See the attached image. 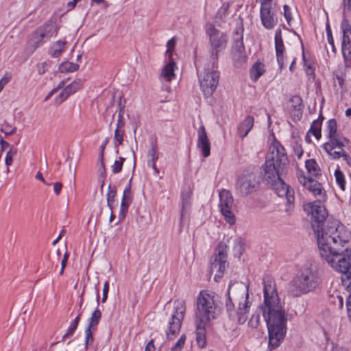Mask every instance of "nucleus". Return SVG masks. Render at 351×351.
I'll return each mask as SVG.
<instances>
[{
    "label": "nucleus",
    "mask_w": 351,
    "mask_h": 351,
    "mask_svg": "<svg viewBox=\"0 0 351 351\" xmlns=\"http://www.w3.org/2000/svg\"><path fill=\"white\" fill-rule=\"evenodd\" d=\"M186 339V335L184 334L182 335L174 346L171 348V351H181L185 343Z\"/></svg>",
    "instance_id": "46"
},
{
    "label": "nucleus",
    "mask_w": 351,
    "mask_h": 351,
    "mask_svg": "<svg viewBox=\"0 0 351 351\" xmlns=\"http://www.w3.org/2000/svg\"><path fill=\"white\" fill-rule=\"evenodd\" d=\"M323 119V117H322V120H319V119L314 120L310 130H308V132L312 133L317 139H319L322 136L321 125Z\"/></svg>",
    "instance_id": "30"
},
{
    "label": "nucleus",
    "mask_w": 351,
    "mask_h": 351,
    "mask_svg": "<svg viewBox=\"0 0 351 351\" xmlns=\"http://www.w3.org/2000/svg\"><path fill=\"white\" fill-rule=\"evenodd\" d=\"M80 319V315H78L69 326L67 332L63 335V339H66V337H71L74 334L75 330L77 328Z\"/></svg>",
    "instance_id": "36"
},
{
    "label": "nucleus",
    "mask_w": 351,
    "mask_h": 351,
    "mask_svg": "<svg viewBox=\"0 0 351 351\" xmlns=\"http://www.w3.org/2000/svg\"><path fill=\"white\" fill-rule=\"evenodd\" d=\"M337 129V125L336 120L335 119L328 120L327 122L328 136L330 137L331 136L338 134Z\"/></svg>",
    "instance_id": "40"
},
{
    "label": "nucleus",
    "mask_w": 351,
    "mask_h": 351,
    "mask_svg": "<svg viewBox=\"0 0 351 351\" xmlns=\"http://www.w3.org/2000/svg\"><path fill=\"white\" fill-rule=\"evenodd\" d=\"M81 87V80L74 81L71 84L66 86V87L64 88V94H65L66 97H69L71 95L73 94L77 90L80 89Z\"/></svg>",
    "instance_id": "29"
},
{
    "label": "nucleus",
    "mask_w": 351,
    "mask_h": 351,
    "mask_svg": "<svg viewBox=\"0 0 351 351\" xmlns=\"http://www.w3.org/2000/svg\"><path fill=\"white\" fill-rule=\"evenodd\" d=\"M275 49L276 53V59L280 69H282L284 66L285 63V57H284V51H285V45L283 43V40L282 37V32L280 29H278L276 30L275 33Z\"/></svg>",
    "instance_id": "21"
},
{
    "label": "nucleus",
    "mask_w": 351,
    "mask_h": 351,
    "mask_svg": "<svg viewBox=\"0 0 351 351\" xmlns=\"http://www.w3.org/2000/svg\"><path fill=\"white\" fill-rule=\"evenodd\" d=\"M125 158L123 157H119V160L114 161V164L112 165V171L113 173L117 174L121 172L122 169V167L123 165Z\"/></svg>",
    "instance_id": "44"
},
{
    "label": "nucleus",
    "mask_w": 351,
    "mask_h": 351,
    "mask_svg": "<svg viewBox=\"0 0 351 351\" xmlns=\"http://www.w3.org/2000/svg\"><path fill=\"white\" fill-rule=\"evenodd\" d=\"M93 328L87 327V328L85 330V345L86 348H87L89 346H91L93 343L94 339L93 336V332L91 330Z\"/></svg>",
    "instance_id": "45"
},
{
    "label": "nucleus",
    "mask_w": 351,
    "mask_h": 351,
    "mask_svg": "<svg viewBox=\"0 0 351 351\" xmlns=\"http://www.w3.org/2000/svg\"><path fill=\"white\" fill-rule=\"evenodd\" d=\"M145 351H155V346L154 344V340H150L145 347Z\"/></svg>",
    "instance_id": "63"
},
{
    "label": "nucleus",
    "mask_w": 351,
    "mask_h": 351,
    "mask_svg": "<svg viewBox=\"0 0 351 351\" xmlns=\"http://www.w3.org/2000/svg\"><path fill=\"white\" fill-rule=\"evenodd\" d=\"M265 66L261 62H256L251 69V77L256 82L265 72Z\"/></svg>",
    "instance_id": "26"
},
{
    "label": "nucleus",
    "mask_w": 351,
    "mask_h": 351,
    "mask_svg": "<svg viewBox=\"0 0 351 351\" xmlns=\"http://www.w3.org/2000/svg\"><path fill=\"white\" fill-rule=\"evenodd\" d=\"M207 323L196 321V341L200 348H204L206 344L205 326Z\"/></svg>",
    "instance_id": "22"
},
{
    "label": "nucleus",
    "mask_w": 351,
    "mask_h": 351,
    "mask_svg": "<svg viewBox=\"0 0 351 351\" xmlns=\"http://www.w3.org/2000/svg\"><path fill=\"white\" fill-rule=\"evenodd\" d=\"M148 157L150 158L148 160V165L152 168H155L156 162L158 158V154L157 152V147L154 145H152L151 148L148 152Z\"/></svg>",
    "instance_id": "32"
},
{
    "label": "nucleus",
    "mask_w": 351,
    "mask_h": 351,
    "mask_svg": "<svg viewBox=\"0 0 351 351\" xmlns=\"http://www.w3.org/2000/svg\"><path fill=\"white\" fill-rule=\"evenodd\" d=\"M343 6L344 11H350L351 0H343Z\"/></svg>",
    "instance_id": "61"
},
{
    "label": "nucleus",
    "mask_w": 351,
    "mask_h": 351,
    "mask_svg": "<svg viewBox=\"0 0 351 351\" xmlns=\"http://www.w3.org/2000/svg\"><path fill=\"white\" fill-rule=\"evenodd\" d=\"M298 178L300 184L308 189L315 196H319L320 198L324 197V193L322 184L311 177L305 176L303 173L298 174Z\"/></svg>",
    "instance_id": "17"
},
{
    "label": "nucleus",
    "mask_w": 351,
    "mask_h": 351,
    "mask_svg": "<svg viewBox=\"0 0 351 351\" xmlns=\"http://www.w3.org/2000/svg\"><path fill=\"white\" fill-rule=\"evenodd\" d=\"M343 157L348 165L351 167V157L345 152L344 149L340 150V152H335L332 153V159H339Z\"/></svg>",
    "instance_id": "41"
},
{
    "label": "nucleus",
    "mask_w": 351,
    "mask_h": 351,
    "mask_svg": "<svg viewBox=\"0 0 351 351\" xmlns=\"http://www.w3.org/2000/svg\"><path fill=\"white\" fill-rule=\"evenodd\" d=\"M305 166L311 176L317 177L320 175L321 169L314 159L307 160Z\"/></svg>",
    "instance_id": "25"
},
{
    "label": "nucleus",
    "mask_w": 351,
    "mask_h": 351,
    "mask_svg": "<svg viewBox=\"0 0 351 351\" xmlns=\"http://www.w3.org/2000/svg\"><path fill=\"white\" fill-rule=\"evenodd\" d=\"M125 127V121L123 114H118L117 123L116 128H123Z\"/></svg>",
    "instance_id": "54"
},
{
    "label": "nucleus",
    "mask_w": 351,
    "mask_h": 351,
    "mask_svg": "<svg viewBox=\"0 0 351 351\" xmlns=\"http://www.w3.org/2000/svg\"><path fill=\"white\" fill-rule=\"evenodd\" d=\"M191 192H186L182 194V209L181 213V217H183L184 210L187 208L191 204Z\"/></svg>",
    "instance_id": "42"
},
{
    "label": "nucleus",
    "mask_w": 351,
    "mask_h": 351,
    "mask_svg": "<svg viewBox=\"0 0 351 351\" xmlns=\"http://www.w3.org/2000/svg\"><path fill=\"white\" fill-rule=\"evenodd\" d=\"M169 56L170 61L167 64L162 70L161 75L167 82H171L175 77L174 71L176 67V63L172 60L171 56Z\"/></svg>",
    "instance_id": "24"
},
{
    "label": "nucleus",
    "mask_w": 351,
    "mask_h": 351,
    "mask_svg": "<svg viewBox=\"0 0 351 351\" xmlns=\"http://www.w3.org/2000/svg\"><path fill=\"white\" fill-rule=\"evenodd\" d=\"M107 143H108V140L106 139L105 141L104 142V143L100 146L99 160L101 162V165L104 171H105V165L104 162V152L105 147L107 145Z\"/></svg>",
    "instance_id": "49"
},
{
    "label": "nucleus",
    "mask_w": 351,
    "mask_h": 351,
    "mask_svg": "<svg viewBox=\"0 0 351 351\" xmlns=\"http://www.w3.org/2000/svg\"><path fill=\"white\" fill-rule=\"evenodd\" d=\"M294 153L297 156L298 158H301L303 154V149L300 145H296L294 146Z\"/></svg>",
    "instance_id": "57"
},
{
    "label": "nucleus",
    "mask_w": 351,
    "mask_h": 351,
    "mask_svg": "<svg viewBox=\"0 0 351 351\" xmlns=\"http://www.w3.org/2000/svg\"><path fill=\"white\" fill-rule=\"evenodd\" d=\"M206 32L209 37L210 59L214 64L217 60L219 53L226 48L228 36L226 33L216 29L211 24L208 25Z\"/></svg>",
    "instance_id": "8"
},
{
    "label": "nucleus",
    "mask_w": 351,
    "mask_h": 351,
    "mask_svg": "<svg viewBox=\"0 0 351 351\" xmlns=\"http://www.w3.org/2000/svg\"><path fill=\"white\" fill-rule=\"evenodd\" d=\"M80 66L73 62H66L60 65L59 69L62 73L74 72L79 69Z\"/></svg>",
    "instance_id": "34"
},
{
    "label": "nucleus",
    "mask_w": 351,
    "mask_h": 351,
    "mask_svg": "<svg viewBox=\"0 0 351 351\" xmlns=\"http://www.w3.org/2000/svg\"><path fill=\"white\" fill-rule=\"evenodd\" d=\"M116 195V189L114 187H112L110 184L108 186V191L107 193V204L110 210H113V203L114 202Z\"/></svg>",
    "instance_id": "35"
},
{
    "label": "nucleus",
    "mask_w": 351,
    "mask_h": 351,
    "mask_svg": "<svg viewBox=\"0 0 351 351\" xmlns=\"http://www.w3.org/2000/svg\"><path fill=\"white\" fill-rule=\"evenodd\" d=\"M40 45L37 43L33 37H29L25 48L26 53L32 55Z\"/></svg>",
    "instance_id": "37"
},
{
    "label": "nucleus",
    "mask_w": 351,
    "mask_h": 351,
    "mask_svg": "<svg viewBox=\"0 0 351 351\" xmlns=\"http://www.w3.org/2000/svg\"><path fill=\"white\" fill-rule=\"evenodd\" d=\"M291 106L295 110L301 111L303 108V101L300 96L294 95L290 99Z\"/></svg>",
    "instance_id": "38"
},
{
    "label": "nucleus",
    "mask_w": 351,
    "mask_h": 351,
    "mask_svg": "<svg viewBox=\"0 0 351 351\" xmlns=\"http://www.w3.org/2000/svg\"><path fill=\"white\" fill-rule=\"evenodd\" d=\"M283 9H284V16H285L286 20L287 21V22L289 23V21L291 19L290 8L287 5H285L283 6Z\"/></svg>",
    "instance_id": "53"
},
{
    "label": "nucleus",
    "mask_w": 351,
    "mask_h": 351,
    "mask_svg": "<svg viewBox=\"0 0 351 351\" xmlns=\"http://www.w3.org/2000/svg\"><path fill=\"white\" fill-rule=\"evenodd\" d=\"M226 245L220 243L216 252L210 258V265L209 268L210 275L214 274V279L218 281L223 275L224 271L228 263L227 262Z\"/></svg>",
    "instance_id": "9"
},
{
    "label": "nucleus",
    "mask_w": 351,
    "mask_h": 351,
    "mask_svg": "<svg viewBox=\"0 0 351 351\" xmlns=\"http://www.w3.org/2000/svg\"><path fill=\"white\" fill-rule=\"evenodd\" d=\"M101 318V312L98 308H97L92 313L90 319L88 327L95 328L97 326L99 320Z\"/></svg>",
    "instance_id": "33"
},
{
    "label": "nucleus",
    "mask_w": 351,
    "mask_h": 351,
    "mask_svg": "<svg viewBox=\"0 0 351 351\" xmlns=\"http://www.w3.org/2000/svg\"><path fill=\"white\" fill-rule=\"evenodd\" d=\"M252 304L250 300L248 286L242 282H230L225 302L228 317L238 324H245Z\"/></svg>",
    "instance_id": "3"
},
{
    "label": "nucleus",
    "mask_w": 351,
    "mask_h": 351,
    "mask_svg": "<svg viewBox=\"0 0 351 351\" xmlns=\"http://www.w3.org/2000/svg\"><path fill=\"white\" fill-rule=\"evenodd\" d=\"M289 165L286 150L278 141H274L263 165V179L268 185L281 178Z\"/></svg>",
    "instance_id": "5"
},
{
    "label": "nucleus",
    "mask_w": 351,
    "mask_h": 351,
    "mask_svg": "<svg viewBox=\"0 0 351 351\" xmlns=\"http://www.w3.org/2000/svg\"><path fill=\"white\" fill-rule=\"evenodd\" d=\"M62 187V184L60 182H56L53 185V191L56 195H59Z\"/></svg>",
    "instance_id": "62"
},
{
    "label": "nucleus",
    "mask_w": 351,
    "mask_h": 351,
    "mask_svg": "<svg viewBox=\"0 0 351 351\" xmlns=\"http://www.w3.org/2000/svg\"><path fill=\"white\" fill-rule=\"evenodd\" d=\"M66 44V41L58 40L54 43L51 48V56L53 58H58L65 48Z\"/></svg>",
    "instance_id": "27"
},
{
    "label": "nucleus",
    "mask_w": 351,
    "mask_h": 351,
    "mask_svg": "<svg viewBox=\"0 0 351 351\" xmlns=\"http://www.w3.org/2000/svg\"><path fill=\"white\" fill-rule=\"evenodd\" d=\"M269 186L275 190L278 196L286 197L289 208L292 206L294 202V191L282 178L271 183Z\"/></svg>",
    "instance_id": "16"
},
{
    "label": "nucleus",
    "mask_w": 351,
    "mask_h": 351,
    "mask_svg": "<svg viewBox=\"0 0 351 351\" xmlns=\"http://www.w3.org/2000/svg\"><path fill=\"white\" fill-rule=\"evenodd\" d=\"M243 30L241 29H238L235 31L234 34L233 36V41L234 43H237V41H243Z\"/></svg>",
    "instance_id": "50"
},
{
    "label": "nucleus",
    "mask_w": 351,
    "mask_h": 351,
    "mask_svg": "<svg viewBox=\"0 0 351 351\" xmlns=\"http://www.w3.org/2000/svg\"><path fill=\"white\" fill-rule=\"evenodd\" d=\"M345 289L350 292V295L346 300V308L348 316L351 321V287H345Z\"/></svg>",
    "instance_id": "48"
},
{
    "label": "nucleus",
    "mask_w": 351,
    "mask_h": 351,
    "mask_svg": "<svg viewBox=\"0 0 351 351\" xmlns=\"http://www.w3.org/2000/svg\"><path fill=\"white\" fill-rule=\"evenodd\" d=\"M131 187L128 185L123 191V198H132L130 196Z\"/></svg>",
    "instance_id": "64"
},
{
    "label": "nucleus",
    "mask_w": 351,
    "mask_h": 351,
    "mask_svg": "<svg viewBox=\"0 0 351 351\" xmlns=\"http://www.w3.org/2000/svg\"><path fill=\"white\" fill-rule=\"evenodd\" d=\"M328 138L330 141L324 144V149L331 157L332 156L334 149H343V147L348 142L346 138L341 136L339 134L331 136Z\"/></svg>",
    "instance_id": "18"
},
{
    "label": "nucleus",
    "mask_w": 351,
    "mask_h": 351,
    "mask_svg": "<svg viewBox=\"0 0 351 351\" xmlns=\"http://www.w3.org/2000/svg\"><path fill=\"white\" fill-rule=\"evenodd\" d=\"M245 51V47L243 41H237L234 43L232 46V51Z\"/></svg>",
    "instance_id": "52"
},
{
    "label": "nucleus",
    "mask_w": 351,
    "mask_h": 351,
    "mask_svg": "<svg viewBox=\"0 0 351 351\" xmlns=\"http://www.w3.org/2000/svg\"><path fill=\"white\" fill-rule=\"evenodd\" d=\"M10 77L5 76L0 80V92L3 89L5 85L10 82Z\"/></svg>",
    "instance_id": "59"
},
{
    "label": "nucleus",
    "mask_w": 351,
    "mask_h": 351,
    "mask_svg": "<svg viewBox=\"0 0 351 351\" xmlns=\"http://www.w3.org/2000/svg\"><path fill=\"white\" fill-rule=\"evenodd\" d=\"M58 29L55 23L52 21H48L37 28V29L33 33L35 34L39 38L44 40L45 38L49 39L53 35H56Z\"/></svg>",
    "instance_id": "19"
},
{
    "label": "nucleus",
    "mask_w": 351,
    "mask_h": 351,
    "mask_svg": "<svg viewBox=\"0 0 351 351\" xmlns=\"http://www.w3.org/2000/svg\"><path fill=\"white\" fill-rule=\"evenodd\" d=\"M132 202V198H123L121 204V209L119 213L120 219H123L125 216V214L128 212L129 205Z\"/></svg>",
    "instance_id": "39"
},
{
    "label": "nucleus",
    "mask_w": 351,
    "mask_h": 351,
    "mask_svg": "<svg viewBox=\"0 0 351 351\" xmlns=\"http://www.w3.org/2000/svg\"><path fill=\"white\" fill-rule=\"evenodd\" d=\"M197 147L201 150L204 157L210 156V145L208 138L206 129L204 125H201L198 130Z\"/></svg>",
    "instance_id": "20"
},
{
    "label": "nucleus",
    "mask_w": 351,
    "mask_h": 351,
    "mask_svg": "<svg viewBox=\"0 0 351 351\" xmlns=\"http://www.w3.org/2000/svg\"><path fill=\"white\" fill-rule=\"evenodd\" d=\"M125 131L123 128H116L114 131V147L117 148L116 153H119L118 147L119 146L121 145L123 142V136H124Z\"/></svg>",
    "instance_id": "31"
},
{
    "label": "nucleus",
    "mask_w": 351,
    "mask_h": 351,
    "mask_svg": "<svg viewBox=\"0 0 351 351\" xmlns=\"http://www.w3.org/2000/svg\"><path fill=\"white\" fill-rule=\"evenodd\" d=\"M343 32L341 51L346 68L351 67V25L348 19H344L341 24Z\"/></svg>",
    "instance_id": "12"
},
{
    "label": "nucleus",
    "mask_w": 351,
    "mask_h": 351,
    "mask_svg": "<svg viewBox=\"0 0 351 351\" xmlns=\"http://www.w3.org/2000/svg\"><path fill=\"white\" fill-rule=\"evenodd\" d=\"M232 58L234 64L236 66H241L247 62V56L245 54V51H232Z\"/></svg>",
    "instance_id": "28"
},
{
    "label": "nucleus",
    "mask_w": 351,
    "mask_h": 351,
    "mask_svg": "<svg viewBox=\"0 0 351 351\" xmlns=\"http://www.w3.org/2000/svg\"><path fill=\"white\" fill-rule=\"evenodd\" d=\"M219 206L222 215L226 221L230 225L235 223V216L232 211L233 206V197L232 193L228 190H222L219 193Z\"/></svg>",
    "instance_id": "14"
},
{
    "label": "nucleus",
    "mask_w": 351,
    "mask_h": 351,
    "mask_svg": "<svg viewBox=\"0 0 351 351\" xmlns=\"http://www.w3.org/2000/svg\"><path fill=\"white\" fill-rule=\"evenodd\" d=\"M216 308L214 295L202 291L197 298L196 321L208 323L215 318Z\"/></svg>",
    "instance_id": "7"
},
{
    "label": "nucleus",
    "mask_w": 351,
    "mask_h": 351,
    "mask_svg": "<svg viewBox=\"0 0 351 351\" xmlns=\"http://www.w3.org/2000/svg\"><path fill=\"white\" fill-rule=\"evenodd\" d=\"M228 5H223L221 6V8L219 10L218 12H217V16H219L221 19L223 18V16L224 15H226V11L228 10Z\"/></svg>",
    "instance_id": "58"
},
{
    "label": "nucleus",
    "mask_w": 351,
    "mask_h": 351,
    "mask_svg": "<svg viewBox=\"0 0 351 351\" xmlns=\"http://www.w3.org/2000/svg\"><path fill=\"white\" fill-rule=\"evenodd\" d=\"M254 125V117L247 116L238 127V134L244 138L247 135Z\"/></svg>",
    "instance_id": "23"
},
{
    "label": "nucleus",
    "mask_w": 351,
    "mask_h": 351,
    "mask_svg": "<svg viewBox=\"0 0 351 351\" xmlns=\"http://www.w3.org/2000/svg\"><path fill=\"white\" fill-rule=\"evenodd\" d=\"M219 74L217 71H206L199 76L202 91L206 97L210 96L215 90L219 82Z\"/></svg>",
    "instance_id": "13"
},
{
    "label": "nucleus",
    "mask_w": 351,
    "mask_h": 351,
    "mask_svg": "<svg viewBox=\"0 0 351 351\" xmlns=\"http://www.w3.org/2000/svg\"><path fill=\"white\" fill-rule=\"evenodd\" d=\"M258 185V180L255 173L252 172H243L238 178L236 189L241 196H247L256 190Z\"/></svg>",
    "instance_id": "11"
},
{
    "label": "nucleus",
    "mask_w": 351,
    "mask_h": 351,
    "mask_svg": "<svg viewBox=\"0 0 351 351\" xmlns=\"http://www.w3.org/2000/svg\"><path fill=\"white\" fill-rule=\"evenodd\" d=\"M260 12L263 25L267 29H273L277 24L278 19L274 12L271 11V4L261 1Z\"/></svg>",
    "instance_id": "15"
},
{
    "label": "nucleus",
    "mask_w": 351,
    "mask_h": 351,
    "mask_svg": "<svg viewBox=\"0 0 351 351\" xmlns=\"http://www.w3.org/2000/svg\"><path fill=\"white\" fill-rule=\"evenodd\" d=\"M326 35H327L328 42L331 45H333L334 40H333V37H332V31H331L330 27V25L328 24L326 25Z\"/></svg>",
    "instance_id": "55"
},
{
    "label": "nucleus",
    "mask_w": 351,
    "mask_h": 351,
    "mask_svg": "<svg viewBox=\"0 0 351 351\" xmlns=\"http://www.w3.org/2000/svg\"><path fill=\"white\" fill-rule=\"evenodd\" d=\"M176 41L173 38L170 39L167 44V46L168 47V49L167 50V53H170L169 56H171V53L170 52L171 48H173L175 45Z\"/></svg>",
    "instance_id": "60"
},
{
    "label": "nucleus",
    "mask_w": 351,
    "mask_h": 351,
    "mask_svg": "<svg viewBox=\"0 0 351 351\" xmlns=\"http://www.w3.org/2000/svg\"><path fill=\"white\" fill-rule=\"evenodd\" d=\"M17 153L16 149L11 148L6 154V156L5 158V162L8 166H10L12 164L13 156H15Z\"/></svg>",
    "instance_id": "47"
},
{
    "label": "nucleus",
    "mask_w": 351,
    "mask_h": 351,
    "mask_svg": "<svg viewBox=\"0 0 351 351\" xmlns=\"http://www.w3.org/2000/svg\"><path fill=\"white\" fill-rule=\"evenodd\" d=\"M174 305L175 311L173 314L171 315L166 330L167 338L169 340L173 339L180 332L186 311L185 302L182 300L175 301Z\"/></svg>",
    "instance_id": "10"
},
{
    "label": "nucleus",
    "mask_w": 351,
    "mask_h": 351,
    "mask_svg": "<svg viewBox=\"0 0 351 351\" xmlns=\"http://www.w3.org/2000/svg\"><path fill=\"white\" fill-rule=\"evenodd\" d=\"M335 176L337 184L339 185L341 190L344 191L346 182L343 173L339 169H337L335 171Z\"/></svg>",
    "instance_id": "43"
},
{
    "label": "nucleus",
    "mask_w": 351,
    "mask_h": 351,
    "mask_svg": "<svg viewBox=\"0 0 351 351\" xmlns=\"http://www.w3.org/2000/svg\"><path fill=\"white\" fill-rule=\"evenodd\" d=\"M321 282L319 272L312 265L304 267L292 280L290 292L292 295L299 297L313 291Z\"/></svg>",
    "instance_id": "6"
},
{
    "label": "nucleus",
    "mask_w": 351,
    "mask_h": 351,
    "mask_svg": "<svg viewBox=\"0 0 351 351\" xmlns=\"http://www.w3.org/2000/svg\"><path fill=\"white\" fill-rule=\"evenodd\" d=\"M109 291V284L108 282L106 281L104 283V288H103V295H102V302H105L108 298V293Z\"/></svg>",
    "instance_id": "51"
},
{
    "label": "nucleus",
    "mask_w": 351,
    "mask_h": 351,
    "mask_svg": "<svg viewBox=\"0 0 351 351\" xmlns=\"http://www.w3.org/2000/svg\"><path fill=\"white\" fill-rule=\"evenodd\" d=\"M308 206L311 215V226L317 236L319 252L326 253L328 243L335 238L341 241L349 237L348 230L338 221L327 219L328 213L321 201L309 203Z\"/></svg>",
    "instance_id": "2"
},
{
    "label": "nucleus",
    "mask_w": 351,
    "mask_h": 351,
    "mask_svg": "<svg viewBox=\"0 0 351 351\" xmlns=\"http://www.w3.org/2000/svg\"><path fill=\"white\" fill-rule=\"evenodd\" d=\"M263 303L260 304L249 322L248 326L257 328L261 323V313L266 322L269 334V348H277L284 340L287 333L288 313L284 308L276 288V283L270 276L263 280Z\"/></svg>",
    "instance_id": "1"
},
{
    "label": "nucleus",
    "mask_w": 351,
    "mask_h": 351,
    "mask_svg": "<svg viewBox=\"0 0 351 351\" xmlns=\"http://www.w3.org/2000/svg\"><path fill=\"white\" fill-rule=\"evenodd\" d=\"M8 125L5 126L4 128H1L0 129V131H1V132L5 133L6 135H11V134H14V133L16 132V127H14V128H12L11 130L8 129Z\"/></svg>",
    "instance_id": "56"
},
{
    "label": "nucleus",
    "mask_w": 351,
    "mask_h": 351,
    "mask_svg": "<svg viewBox=\"0 0 351 351\" xmlns=\"http://www.w3.org/2000/svg\"><path fill=\"white\" fill-rule=\"evenodd\" d=\"M349 237L341 241L340 237L332 239L326 247V253L319 252L322 258L336 271L342 274L341 282L344 287H351V249L343 247L351 239V232L348 230Z\"/></svg>",
    "instance_id": "4"
}]
</instances>
